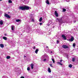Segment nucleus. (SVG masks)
Wrapping results in <instances>:
<instances>
[{"label":"nucleus","instance_id":"26","mask_svg":"<svg viewBox=\"0 0 78 78\" xmlns=\"http://www.w3.org/2000/svg\"><path fill=\"white\" fill-rule=\"evenodd\" d=\"M52 23V21H51V22H49L48 24H49L48 25H50V24H51Z\"/></svg>","mask_w":78,"mask_h":78},{"label":"nucleus","instance_id":"35","mask_svg":"<svg viewBox=\"0 0 78 78\" xmlns=\"http://www.w3.org/2000/svg\"><path fill=\"white\" fill-rule=\"evenodd\" d=\"M21 78H25L24 76H22L21 77Z\"/></svg>","mask_w":78,"mask_h":78},{"label":"nucleus","instance_id":"22","mask_svg":"<svg viewBox=\"0 0 78 78\" xmlns=\"http://www.w3.org/2000/svg\"><path fill=\"white\" fill-rule=\"evenodd\" d=\"M75 58H73L72 61H73V62H75Z\"/></svg>","mask_w":78,"mask_h":78},{"label":"nucleus","instance_id":"45","mask_svg":"<svg viewBox=\"0 0 78 78\" xmlns=\"http://www.w3.org/2000/svg\"><path fill=\"white\" fill-rule=\"evenodd\" d=\"M0 1H2V0H0Z\"/></svg>","mask_w":78,"mask_h":78},{"label":"nucleus","instance_id":"38","mask_svg":"<svg viewBox=\"0 0 78 78\" xmlns=\"http://www.w3.org/2000/svg\"><path fill=\"white\" fill-rule=\"evenodd\" d=\"M66 0V1L68 2H69V0Z\"/></svg>","mask_w":78,"mask_h":78},{"label":"nucleus","instance_id":"10","mask_svg":"<svg viewBox=\"0 0 78 78\" xmlns=\"http://www.w3.org/2000/svg\"><path fill=\"white\" fill-rule=\"evenodd\" d=\"M31 69H33V68H34V65H33V64H31Z\"/></svg>","mask_w":78,"mask_h":78},{"label":"nucleus","instance_id":"33","mask_svg":"<svg viewBox=\"0 0 78 78\" xmlns=\"http://www.w3.org/2000/svg\"><path fill=\"white\" fill-rule=\"evenodd\" d=\"M46 58L44 59L43 61H46Z\"/></svg>","mask_w":78,"mask_h":78},{"label":"nucleus","instance_id":"43","mask_svg":"<svg viewBox=\"0 0 78 78\" xmlns=\"http://www.w3.org/2000/svg\"><path fill=\"white\" fill-rule=\"evenodd\" d=\"M52 53V51H51V53Z\"/></svg>","mask_w":78,"mask_h":78},{"label":"nucleus","instance_id":"36","mask_svg":"<svg viewBox=\"0 0 78 78\" xmlns=\"http://www.w3.org/2000/svg\"><path fill=\"white\" fill-rule=\"evenodd\" d=\"M2 78H6V77L5 76H3Z\"/></svg>","mask_w":78,"mask_h":78},{"label":"nucleus","instance_id":"29","mask_svg":"<svg viewBox=\"0 0 78 78\" xmlns=\"http://www.w3.org/2000/svg\"><path fill=\"white\" fill-rule=\"evenodd\" d=\"M76 46V44H75V43H74L73 44V46L74 47H75V46Z\"/></svg>","mask_w":78,"mask_h":78},{"label":"nucleus","instance_id":"11","mask_svg":"<svg viewBox=\"0 0 78 78\" xmlns=\"http://www.w3.org/2000/svg\"><path fill=\"white\" fill-rule=\"evenodd\" d=\"M0 47L1 48H3L4 47V45L3 44H0Z\"/></svg>","mask_w":78,"mask_h":78},{"label":"nucleus","instance_id":"21","mask_svg":"<svg viewBox=\"0 0 78 78\" xmlns=\"http://www.w3.org/2000/svg\"><path fill=\"white\" fill-rule=\"evenodd\" d=\"M69 67L70 68H72V65L71 64H69Z\"/></svg>","mask_w":78,"mask_h":78},{"label":"nucleus","instance_id":"19","mask_svg":"<svg viewBox=\"0 0 78 78\" xmlns=\"http://www.w3.org/2000/svg\"><path fill=\"white\" fill-rule=\"evenodd\" d=\"M42 18L41 17L40 19L39 20V22H41V21H42Z\"/></svg>","mask_w":78,"mask_h":78},{"label":"nucleus","instance_id":"2","mask_svg":"<svg viewBox=\"0 0 78 78\" xmlns=\"http://www.w3.org/2000/svg\"><path fill=\"white\" fill-rule=\"evenodd\" d=\"M56 21L57 22H60V23H62V19L57 18L56 20Z\"/></svg>","mask_w":78,"mask_h":78},{"label":"nucleus","instance_id":"14","mask_svg":"<svg viewBox=\"0 0 78 78\" xmlns=\"http://www.w3.org/2000/svg\"><path fill=\"white\" fill-rule=\"evenodd\" d=\"M3 24V21L1 20L0 21V25H2Z\"/></svg>","mask_w":78,"mask_h":78},{"label":"nucleus","instance_id":"28","mask_svg":"<svg viewBox=\"0 0 78 78\" xmlns=\"http://www.w3.org/2000/svg\"><path fill=\"white\" fill-rule=\"evenodd\" d=\"M27 70L28 71H29V70H30V68L28 67L27 68Z\"/></svg>","mask_w":78,"mask_h":78},{"label":"nucleus","instance_id":"15","mask_svg":"<svg viewBox=\"0 0 78 78\" xmlns=\"http://www.w3.org/2000/svg\"><path fill=\"white\" fill-rule=\"evenodd\" d=\"M39 51V50L38 49H37L35 51V53L36 54H37V52H38V51Z\"/></svg>","mask_w":78,"mask_h":78},{"label":"nucleus","instance_id":"12","mask_svg":"<svg viewBox=\"0 0 78 78\" xmlns=\"http://www.w3.org/2000/svg\"><path fill=\"white\" fill-rule=\"evenodd\" d=\"M2 38L3 39H4V40H5V41L7 40V37H3Z\"/></svg>","mask_w":78,"mask_h":78},{"label":"nucleus","instance_id":"5","mask_svg":"<svg viewBox=\"0 0 78 78\" xmlns=\"http://www.w3.org/2000/svg\"><path fill=\"white\" fill-rule=\"evenodd\" d=\"M62 37L64 40H66V39H67L66 37L65 36V35H64V34H62Z\"/></svg>","mask_w":78,"mask_h":78},{"label":"nucleus","instance_id":"34","mask_svg":"<svg viewBox=\"0 0 78 78\" xmlns=\"http://www.w3.org/2000/svg\"><path fill=\"white\" fill-rule=\"evenodd\" d=\"M42 23H40V25H42Z\"/></svg>","mask_w":78,"mask_h":78},{"label":"nucleus","instance_id":"30","mask_svg":"<svg viewBox=\"0 0 78 78\" xmlns=\"http://www.w3.org/2000/svg\"><path fill=\"white\" fill-rule=\"evenodd\" d=\"M50 66L51 67H53V66L52 65V64H50Z\"/></svg>","mask_w":78,"mask_h":78},{"label":"nucleus","instance_id":"4","mask_svg":"<svg viewBox=\"0 0 78 78\" xmlns=\"http://www.w3.org/2000/svg\"><path fill=\"white\" fill-rule=\"evenodd\" d=\"M62 47L64 48H69V47H68V46L66 45H63L62 46Z\"/></svg>","mask_w":78,"mask_h":78},{"label":"nucleus","instance_id":"44","mask_svg":"<svg viewBox=\"0 0 78 78\" xmlns=\"http://www.w3.org/2000/svg\"><path fill=\"white\" fill-rule=\"evenodd\" d=\"M6 34H5V36H6Z\"/></svg>","mask_w":78,"mask_h":78},{"label":"nucleus","instance_id":"39","mask_svg":"<svg viewBox=\"0 0 78 78\" xmlns=\"http://www.w3.org/2000/svg\"><path fill=\"white\" fill-rule=\"evenodd\" d=\"M75 22H76V21H73V23H75Z\"/></svg>","mask_w":78,"mask_h":78},{"label":"nucleus","instance_id":"40","mask_svg":"<svg viewBox=\"0 0 78 78\" xmlns=\"http://www.w3.org/2000/svg\"><path fill=\"white\" fill-rule=\"evenodd\" d=\"M76 63H77V64H78V60H77V62H76Z\"/></svg>","mask_w":78,"mask_h":78},{"label":"nucleus","instance_id":"9","mask_svg":"<svg viewBox=\"0 0 78 78\" xmlns=\"http://www.w3.org/2000/svg\"><path fill=\"white\" fill-rule=\"evenodd\" d=\"M48 71L49 73H51V69H50V68H48Z\"/></svg>","mask_w":78,"mask_h":78},{"label":"nucleus","instance_id":"16","mask_svg":"<svg viewBox=\"0 0 78 78\" xmlns=\"http://www.w3.org/2000/svg\"><path fill=\"white\" fill-rule=\"evenodd\" d=\"M57 63L58 64L60 65L61 66H62V63H61L60 62H58Z\"/></svg>","mask_w":78,"mask_h":78},{"label":"nucleus","instance_id":"47","mask_svg":"<svg viewBox=\"0 0 78 78\" xmlns=\"http://www.w3.org/2000/svg\"><path fill=\"white\" fill-rule=\"evenodd\" d=\"M25 0H24V1H25Z\"/></svg>","mask_w":78,"mask_h":78},{"label":"nucleus","instance_id":"13","mask_svg":"<svg viewBox=\"0 0 78 78\" xmlns=\"http://www.w3.org/2000/svg\"><path fill=\"white\" fill-rule=\"evenodd\" d=\"M46 4H47V5H49V4H50V2H49L48 1V0H47L46 1Z\"/></svg>","mask_w":78,"mask_h":78},{"label":"nucleus","instance_id":"7","mask_svg":"<svg viewBox=\"0 0 78 78\" xmlns=\"http://www.w3.org/2000/svg\"><path fill=\"white\" fill-rule=\"evenodd\" d=\"M55 16H56V17H58L59 15H58V12H57V11H55Z\"/></svg>","mask_w":78,"mask_h":78},{"label":"nucleus","instance_id":"24","mask_svg":"<svg viewBox=\"0 0 78 78\" xmlns=\"http://www.w3.org/2000/svg\"><path fill=\"white\" fill-rule=\"evenodd\" d=\"M9 3H12V1H11V0H9Z\"/></svg>","mask_w":78,"mask_h":78},{"label":"nucleus","instance_id":"1","mask_svg":"<svg viewBox=\"0 0 78 78\" xmlns=\"http://www.w3.org/2000/svg\"><path fill=\"white\" fill-rule=\"evenodd\" d=\"M30 8L28 6H22L20 7L19 9L21 10H23V11H25V10H28Z\"/></svg>","mask_w":78,"mask_h":78},{"label":"nucleus","instance_id":"42","mask_svg":"<svg viewBox=\"0 0 78 78\" xmlns=\"http://www.w3.org/2000/svg\"><path fill=\"white\" fill-rule=\"evenodd\" d=\"M46 48H48V46H46Z\"/></svg>","mask_w":78,"mask_h":78},{"label":"nucleus","instance_id":"8","mask_svg":"<svg viewBox=\"0 0 78 78\" xmlns=\"http://www.w3.org/2000/svg\"><path fill=\"white\" fill-rule=\"evenodd\" d=\"M74 40V37H73L72 36L70 40H69V41H71V42H72Z\"/></svg>","mask_w":78,"mask_h":78},{"label":"nucleus","instance_id":"27","mask_svg":"<svg viewBox=\"0 0 78 78\" xmlns=\"http://www.w3.org/2000/svg\"><path fill=\"white\" fill-rule=\"evenodd\" d=\"M11 29L12 30H14V26H12Z\"/></svg>","mask_w":78,"mask_h":78},{"label":"nucleus","instance_id":"17","mask_svg":"<svg viewBox=\"0 0 78 78\" xmlns=\"http://www.w3.org/2000/svg\"><path fill=\"white\" fill-rule=\"evenodd\" d=\"M6 58L7 59H10V58H11V57H10V56H7Z\"/></svg>","mask_w":78,"mask_h":78},{"label":"nucleus","instance_id":"20","mask_svg":"<svg viewBox=\"0 0 78 78\" xmlns=\"http://www.w3.org/2000/svg\"><path fill=\"white\" fill-rule=\"evenodd\" d=\"M63 12H65L66 11V9L64 8L63 9H62Z\"/></svg>","mask_w":78,"mask_h":78},{"label":"nucleus","instance_id":"3","mask_svg":"<svg viewBox=\"0 0 78 78\" xmlns=\"http://www.w3.org/2000/svg\"><path fill=\"white\" fill-rule=\"evenodd\" d=\"M4 16L7 18V19H10L11 16L9 15L8 14L5 13Z\"/></svg>","mask_w":78,"mask_h":78},{"label":"nucleus","instance_id":"37","mask_svg":"<svg viewBox=\"0 0 78 78\" xmlns=\"http://www.w3.org/2000/svg\"><path fill=\"white\" fill-rule=\"evenodd\" d=\"M35 48H36V47H35V46H34V49H35Z\"/></svg>","mask_w":78,"mask_h":78},{"label":"nucleus","instance_id":"32","mask_svg":"<svg viewBox=\"0 0 78 78\" xmlns=\"http://www.w3.org/2000/svg\"><path fill=\"white\" fill-rule=\"evenodd\" d=\"M62 60H60V62H62Z\"/></svg>","mask_w":78,"mask_h":78},{"label":"nucleus","instance_id":"23","mask_svg":"<svg viewBox=\"0 0 78 78\" xmlns=\"http://www.w3.org/2000/svg\"><path fill=\"white\" fill-rule=\"evenodd\" d=\"M51 60L53 62V63H55V59H54L51 58Z\"/></svg>","mask_w":78,"mask_h":78},{"label":"nucleus","instance_id":"41","mask_svg":"<svg viewBox=\"0 0 78 78\" xmlns=\"http://www.w3.org/2000/svg\"><path fill=\"white\" fill-rule=\"evenodd\" d=\"M24 58H26V56L24 55Z\"/></svg>","mask_w":78,"mask_h":78},{"label":"nucleus","instance_id":"31","mask_svg":"<svg viewBox=\"0 0 78 78\" xmlns=\"http://www.w3.org/2000/svg\"><path fill=\"white\" fill-rule=\"evenodd\" d=\"M56 41H57L56 42L57 44H58L59 43V41L58 40H57Z\"/></svg>","mask_w":78,"mask_h":78},{"label":"nucleus","instance_id":"25","mask_svg":"<svg viewBox=\"0 0 78 78\" xmlns=\"http://www.w3.org/2000/svg\"><path fill=\"white\" fill-rule=\"evenodd\" d=\"M46 58H47V59H48V58H49V57H48V56L46 55Z\"/></svg>","mask_w":78,"mask_h":78},{"label":"nucleus","instance_id":"46","mask_svg":"<svg viewBox=\"0 0 78 78\" xmlns=\"http://www.w3.org/2000/svg\"><path fill=\"white\" fill-rule=\"evenodd\" d=\"M48 52H49V51H48Z\"/></svg>","mask_w":78,"mask_h":78},{"label":"nucleus","instance_id":"18","mask_svg":"<svg viewBox=\"0 0 78 78\" xmlns=\"http://www.w3.org/2000/svg\"><path fill=\"white\" fill-rule=\"evenodd\" d=\"M16 22H20V20L19 19L16 20Z\"/></svg>","mask_w":78,"mask_h":78},{"label":"nucleus","instance_id":"6","mask_svg":"<svg viewBox=\"0 0 78 78\" xmlns=\"http://www.w3.org/2000/svg\"><path fill=\"white\" fill-rule=\"evenodd\" d=\"M33 15L31 14L30 15V16L31 17V22H34V18H32L31 16H32Z\"/></svg>","mask_w":78,"mask_h":78}]
</instances>
